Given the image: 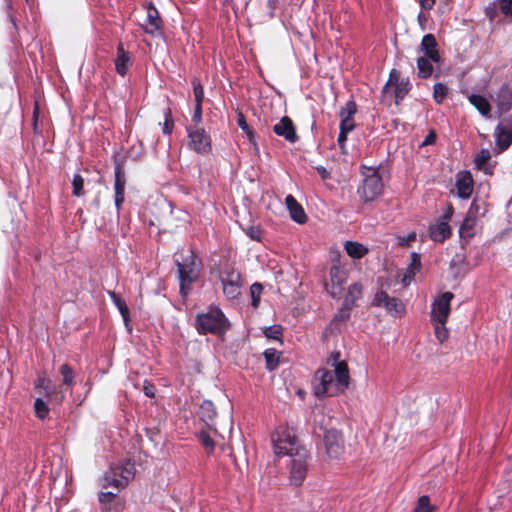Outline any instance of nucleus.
Listing matches in <instances>:
<instances>
[{"label":"nucleus","mask_w":512,"mask_h":512,"mask_svg":"<svg viewBox=\"0 0 512 512\" xmlns=\"http://www.w3.org/2000/svg\"><path fill=\"white\" fill-rule=\"evenodd\" d=\"M178 274L180 280V291L182 295H187L190 284L196 281L200 274V262L196 256L189 252L182 262L177 260Z\"/></svg>","instance_id":"nucleus-5"},{"label":"nucleus","mask_w":512,"mask_h":512,"mask_svg":"<svg viewBox=\"0 0 512 512\" xmlns=\"http://www.w3.org/2000/svg\"><path fill=\"white\" fill-rule=\"evenodd\" d=\"M307 474V454L304 451L294 455L289 469V479L294 485L303 483Z\"/></svg>","instance_id":"nucleus-12"},{"label":"nucleus","mask_w":512,"mask_h":512,"mask_svg":"<svg viewBox=\"0 0 512 512\" xmlns=\"http://www.w3.org/2000/svg\"><path fill=\"white\" fill-rule=\"evenodd\" d=\"M34 410L36 417L41 420L46 419L50 411L48 403L42 398H36L34 403Z\"/></svg>","instance_id":"nucleus-35"},{"label":"nucleus","mask_w":512,"mask_h":512,"mask_svg":"<svg viewBox=\"0 0 512 512\" xmlns=\"http://www.w3.org/2000/svg\"><path fill=\"white\" fill-rule=\"evenodd\" d=\"M265 335L268 337V338H272V339H279L280 336H281V329L280 327L278 326H271V327H268L265 331Z\"/></svg>","instance_id":"nucleus-48"},{"label":"nucleus","mask_w":512,"mask_h":512,"mask_svg":"<svg viewBox=\"0 0 512 512\" xmlns=\"http://www.w3.org/2000/svg\"><path fill=\"white\" fill-rule=\"evenodd\" d=\"M435 329V336L440 342H444L449 337V331L446 328V323L433 322Z\"/></svg>","instance_id":"nucleus-39"},{"label":"nucleus","mask_w":512,"mask_h":512,"mask_svg":"<svg viewBox=\"0 0 512 512\" xmlns=\"http://www.w3.org/2000/svg\"><path fill=\"white\" fill-rule=\"evenodd\" d=\"M420 50L423 52L424 56L429 57L434 63L440 61V54L437 50V42L434 35L426 34L423 36Z\"/></svg>","instance_id":"nucleus-21"},{"label":"nucleus","mask_w":512,"mask_h":512,"mask_svg":"<svg viewBox=\"0 0 512 512\" xmlns=\"http://www.w3.org/2000/svg\"><path fill=\"white\" fill-rule=\"evenodd\" d=\"M454 295L451 292H444L435 299L432 304L431 320L432 322L446 323L450 315V302Z\"/></svg>","instance_id":"nucleus-11"},{"label":"nucleus","mask_w":512,"mask_h":512,"mask_svg":"<svg viewBox=\"0 0 512 512\" xmlns=\"http://www.w3.org/2000/svg\"><path fill=\"white\" fill-rule=\"evenodd\" d=\"M135 465L130 460H124L112 466L103 477L104 487L113 486L117 489L124 488L135 476Z\"/></svg>","instance_id":"nucleus-4"},{"label":"nucleus","mask_w":512,"mask_h":512,"mask_svg":"<svg viewBox=\"0 0 512 512\" xmlns=\"http://www.w3.org/2000/svg\"><path fill=\"white\" fill-rule=\"evenodd\" d=\"M188 147L198 154H208L211 151L210 135L200 126H189L186 128Z\"/></svg>","instance_id":"nucleus-6"},{"label":"nucleus","mask_w":512,"mask_h":512,"mask_svg":"<svg viewBox=\"0 0 512 512\" xmlns=\"http://www.w3.org/2000/svg\"><path fill=\"white\" fill-rule=\"evenodd\" d=\"M199 439L202 445L209 451H212L214 449V441L211 439V437L206 432H201L199 434Z\"/></svg>","instance_id":"nucleus-45"},{"label":"nucleus","mask_w":512,"mask_h":512,"mask_svg":"<svg viewBox=\"0 0 512 512\" xmlns=\"http://www.w3.org/2000/svg\"><path fill=\"white\" fill-rule=\"evenodd\" d=\"M346 272L341 269L338 265H333L330 268L329 280L325 283L326 291L333 297H340L343 284L346 282Z\"/></svg>","instance_id":"nucleus-14"},{"label":"nucleus","mask_w":512,"mask_h":512,"mask_svg":"<svg viewBox=\"0 0 512 512\" xmlns=\"http://www.w3.org/2000/svg\"><path fill=\"white\" fill-rule=\"evenodd\" d=\"M72 186H73V194L75 196L80 197L83 195L84 180L80 175H78V174L74 175L73 181H72Z\"/></svg>","instance_id":"nucleus-43"},{"label":"nucleus","mask_w":512,"mask_h":512,"mask_svg":"<svg viewBox=\"0 0 512 512\" xmlns=\"http://www.w3.org/2000/svg\"><path fill=\"white\" fill-rule=\"evenodd\" d=\"M129 64L130 58L128 54L125 52L122 44H120L117 49V58L115 60L116 71L120 75L124 76L127 73Z\"/></svg>","instance_id":"nucleus-29"},{"label":"nucleus","mask_w":512,"mask_h":512,"mask_svg":"<svg viewBox=\"0 0 512 512\" xmlns=\"http://www.w3.org/2000/svg\"><path fill=\"white\" fill-rule=\"evenodd\" d=\"M512 106V90L508 87H502L496 98V107L499 116L510 110Z\"/></svg>","instance_id":"nucleus-25"},{"label":"nucleus","mask_w":512,"mask_h":512,"mask_svg":"<svg viewBox=\"0 0 512 512\" xmlns=\"http://www.w3.org/2000/svg\"><path fill=\"white\" fill-rule=\"evenodd\" d=\"M432 60L427 57H419L417 60L418 74L421 78H428L433 72Z\"/></svg>","instance_id":"nucleus-31"},{"label":"nucleus","mask_w":512,"mask_h":512,"mask_svg":"<svg viewBox=\"0 0 512 512\" xmlns=\"http://www.w3.org/2000/svg\"><path fill=\"white\" fill-rule=\"evenodd\" d=\"M271 442L276 456H294L302 451L292 428L279 425L271 435Z\"/></svg>","instance_id":"nucleus-2"},{"label":"nucleus","mask_w":512,"mask_h":512,"mask_svg":"<svg viewBox=\"0 0 512 512\" xmlns=\"http://www.w3.org/2000/svg\"><path fill=\"white\" fill-rule=\"evenodd\" d=\"M349 132L340 130L338 135V144L342 147L347 139V135Z\"/></svg>","instance_id":"nucleus-56"},{"label":"nucleus","mask_w":512,"mask_h":512,"mask_svg":"<svg viewBox=\"0 0 512 512\" xmlns=\"http://www.w3.org/2000/svg\"><path fill=\"white\" fill-rule=\"evenodd\" d=\"M489 159H490V152L488 150L483 149L478 153V155L475 159V163L477 166L480 167V166L485 165L489 161Z\"/></svg>","instance_id":"nucleus-46"},{"label":"nucleus","mask_w":512,"mask_h":512,"mask_svg":"<svg viewBox=\"0 0 512 512\" xmlns=\"http://www.w3.org/2000/svg\"><path fill=\"white\" fill-rule=\"evenodd\" d=\"M499 8L506 16H512V0H499Z\"/></svg>","instance_id":"nucleus-47"},{"label":"nucleus","mask_w":512,"mask_h":512,"mask_svg":"<svg viewBox=\"0 0 512 512\" xmlns=\"http://www.w3.org/2000/svg\"><path fill=\"white\" fill-rule=\"evenodd\" d=\"M59 372L62 376L63 384L70 388L74 384L75 374L73 369L68 364H63L59 368Z\"/></svg>","instance_id":"nucleus-34"},{"label":"nucleus","mask_w":512,"mask_h":512,"mask_svg":"<svg viewBox=\"0 0 512 512\" xmlns=\"http://www.w3.org/2000/svg\"><path fill=\"white\" fill-rule=\"evenodd\" d=\"M436 138H437L436 133L434 131H430L429 134L425 137L421 146H427V145L434 144L436 141Z\"/></svg>","instance_id":"nucleus-52"},{"label":"nucleus","mask_w":512,"mask_h":512,"mask_svg":"<svg viewBox=\"0 0 512 512\" xmlns=\"http://www.w3.org/2000/svg\"><path fill=\"white\" fill-rule=\"evenodd\" d=\"M264 357L266 361V367L268 370L272 371L277 368L279 359H280V353L275 349H267L264 352Z\"/></svg>","instance_id":"nucleus-33"},{"label":"nucleus","mask_w":512,"mask_h":512,"mask_svg":"<svg viewBox=\"0 0 512 512\" xmlns=\"http://www.w3.org/2000/svg\"><path fill=\"white\" fill-rule=\"evenodd\" d=\"M468 99L481 115L484 117H490L491 106L485 97L477 94H471Z\"/></svg>","instance_id":"nucleus-28"},{"label":"nucleus","mask_w":512,"mask_h":512,"mask_svg":"<svg viewBox=\"0 0 512 512\" xmlns=\"http://www.w3.org/2000/svg\"><path fill=\"white\" fill-rule=\"evenodd\" d=\"M64 399V395H61L60 398H59V402H62Z\"/></svg>","instance_id":"nucleus-59"},{"label":"nucleus","mask_w":512,"mask_h":512,"mask_svg":"<svg viewBox=\"0 0 512 512\" xmlns=\"http://www.w3.org/2000/svg\"><path fill=\"white\" fill-rule=\"evenodd\" d=\"M36 388L42 389L46 398H51V381L46 377H41L36 383Z\"/></svg>","instance_id":"nucleus-42"},{"label":"nucleus","mask_w":512,"mask_h":512,"mask_svg":"<svg viewBox=\"0 0 512 512\" xmlns=\"http://www.w3.org/2000/svg\"><path fill=\"white\" fill-rule=\"evenodd\" d=\"M202 119V104H195L192 121L198 126Z\"/></svg>","instance_id":"nucleus-49"},{"label":"nucleus","mask_w":512,"mask_h":512,"mask_svg":"<svg viewBox=\"0 0 512 512\" xmlns=\"http://www.w3.org/2000/svg\"><path fill=\"white\" fill-rule=\"evenodd\" d=\"M247 235L253 240H259L260 239V230L256 227H250L247 230Z\"/></svg>","instance_id":"nucleus-54"},{"label":"nucleus","mask_w":512,"mask_h":512,"mask_svg":"<svg viewBox=\"0 0 512 512\" xmlns=\"http://www.w3.org/2000/svg\"><path fill=\"white\" fill-rule=\"evenodd\" d=\"M222 290L228 299H235L241 293V276L240 273L232 267H225L220 273Z\"/></svg>","instance_id":"nucleus-8"},{"label":"nucleus","mask_w":512,"mask_h":512,"mask_svg":"<svg viewBox=\"0 0 512 512\" xmlns=\"http://www.w3.org/2000/svg\"><path fill=\"white\" fill-rule=\"evenodd\" d=\"M453 210L448 208L447 212L435 223L429 227V234L433 241L444 242L451 234L449 221L452 217Z\"/></svg>","instance_id":"nucleus-13"},{"label":"nucleus","mask_w":512,"mask_h":512,"mask_svg":"<svg viewBox=\"0 0 512 512\" xmlns=\"http://www.w3.org/2000/svg\"><path fill=\"white\" fill-rule=\"evenodd\" d=\"M372 304L376 307L384 308L393 317H402L406 311L405 304L401 299L391 297L385 291L377 292Z\"/></svg>","instance_id":"nucleus-9"},{"label":"nucleus","mask_w":512,"mask_h":512,"mask_svg":"<svg viewBox=\"0 0 512 512\" xmlns=\"http://www.w3.org/2000/svg\"><path fill=\"white\" fill-rule=\"evenodd\" d=\"M362 293V286L359 283L352 284L349 289L347 296L345 298L346 305H352L360 296Z\"/></svg>","instance_id":"nucleus-36"},{"label":"nucleus","mask_w":512,"mask_h":512,"mask_svg":"<svg viewBox=\"0 0 512 512\" xmlns=\"http://www.w3.org/2000/svg\"><path fill=\"white\" fill-rule=\"evenodd\" d=\"M144 31L152 36L161 34L162 20L157 9L153 5L147 8V16L143 24Z\"/></svg>","instance_id":"nucleus-17"},{"label":"nucleus","mask_w":512,"mask_h":512,"mask_svg":"<svg viewBox=\"0 0 512 512\" xmlns=\"http://www.w3.org/2000/svg\"><path fill=\"white\" fill-rule=\"evenodd\" d=\"M143 391H144L145 395L148 397H154V395H155L154 394V392H155L154 385H152L151 383H149L147 381H145Z\"/></svg>","instance_id":"nucleus-53"},{"label":"nucleus","mask_w":512,"mask_h":512,"mask_svg":"<svg viewBox=\"0 0 512 512\" xmlns=\"http://www.w3.org/2000/svg\"><path fill=\"white\" fill-rule=\"evenodd\" d=\"M448 94V88L442 83H436L434 85L433 97L436 103L440 104L446 98Z\"/></svg>","instance_id":"nucleus-37"},{"label":"nucleus","mask_w":512,"mask_h":512,"mask_svg":"<svg viewBox=\"0 0 512 512\" xmlns=\"http://www.w3.org/2000/svg\"><path fill=\"white\" fill-rule=\"evenodd\" d=\"M435 1L436 0H419L421 7L426 10L431 9L434 6Z\"/></svg>","instance_id":"nucleus-55"},{"label":"nucleus","mask_w":512,"mask_h":512,"mask_svg":"<svg viewBox=\"0 0 512 512\" xmlns=\"http://www.w3.org/2000/svg\"><path fill=\"white\" fill-rule=\"evenodd\" d=\"M344 248L348 256L352 259H361L369 252V249L365 245L356 241H346Z\"/></svg>","instance_id":"nucleus-26"},{"label":"nucleus","mask_w":512,"mask_h":512,"mask_svg":"<svg viewBox=\"0 0 512 512\" xmlns=\"http://www.w3.org/2000/svg\"><path fill=\"white\" fill-rule=\"evenodd\" d=\"M193 92L195 97V104H202L204 99V90L200 81L196 78L192 80Z\"/></svg>","instance_id":"nucleus-40"},{"label":"nucleus","mask_w":512,"mask_h":512,"mask_svg":"<svg viewBox=\"0 0 512 512\" xmlns=\"http://www.w3.org/2000/svg\"><path fill=\"white\" fill-rule=\"evenodd\" d=\"M477 209H478L477 208V204H476L475 201H473L472 204H471V207L469 209V212H468L469 216H474V210L477 211Z\"/></svg>","instance_id":"nucleus-58"},{"label":"nucleus","mask_w":512,"mask_h":512,"mask_svg":"<svg viewBox=\"0 0 512 512\" xmlns=\"http://www.w3.org/2000/svg\"><path fill=\"white\" fill-rule=\"evenodd\" d=\"M273 131L277 136L283 137L290 143H295L298 140L295 126L292 120L284 116L281 120L273 126Z\"/></svg>","instance_id":"nucleus-15"},{"label":"nucleus","mask_w":512,"mask_h":512,"mask_svg":"<svg viewBox=\"0 0 512 512\" xmlns=\"http://www.w3.org/2000/svg\"><path fill=\"white\" fill-rule=\"evenodd\" d=\"M512 117L503 119L495 130L497 145L502 149H507L512 142Z\"/></svg>","instance_id":"nucleus-16"},{"label":"nucleus","mask_w":512,"mask_h":512,"mask_svg":"<svg viewBox=\"0 0 512 512\" xmlns=\"http://www.w3.org/2000/svg\"><path fill=\"white\" fill-rule=\"evenodd\" d=\"M390 86H394L395 89V97H396V104L399 103L400 100H402L409 92L410 90V83L408 80H398V72L396 70H393L390 73V78L387 84L384 87V92L387 93Z\"/></svg>","instance_id":"nucleus-18"},{"label":"nucleus","mask_w":512,"mask_h":512,"mask_svg":"<svg viewBox=\"0 0 512 512\" xmlns=\"http://www.w3.org/2000/svg\"><path fill=\"white\" fill-rule=\"evenodd\" d=\"M263 291V286L260 283H254L250 287L251 304L254 308H257L260 303V296Z\"/></svg>","instance_id":"nucleus-38"},{"label":"nucleus","mask_w":512,"mask_h":512,"mask_svg":"<svg viewBox=\"0 0 512 512\" xmlns=\"http://www.w3.org/2000/svg\"><path fill=\"white\" fill-rule=\"evenodd\" d=\"M216 416V409L214 404L210 400H204L200 405V417L211 428L213 420Z\"/></svg>","instance_id":"nucleus-27"},{"label":"nucleus","mask_w":512,"mask_h":512,"mask_svg":"<svg viewBox=\"0 0 512 512\" xmlns=\"http://www.w3.org/2000/svg\"><path fill=\"white\" fill-rule=\"evenodd\" d=\"M109 296H110L112 302L114 303V305L119 310L126 327H128L129 309H128L125 301L122 300L115 292H109Z\"/></svg>","instance_id":"nucleus-30"},{"label":"nucleus","mask_w":512,"mask_h":512,"mask_svg":"<svg viewBox=\"0 0 512 512\" xmlns=\"http://www.w3.org/2000/svg\"><path fill=\"white\" fill-rule=\"evenodd\" d=\"M415 239H416V233L415 232H411V233H409L406 236L398 237L399 244L402 245V246L409 245V243L414 241Z\"/></svg>","instance_id":"nucleus-51"},{"label":"nucleus","mask_w":512,"mask_h":512,"mask_svg":"<svg viewBox=\"0 0 512 512\" xmlns=\"http://www.w3.org/2000/svg\"><path fill=\"white\" fill-rule=\"evenodd\" d=\"M173 126H174V122H173V119L171 116V112L168 109L165 113V121L163 124V133L170 134L172 132Z\"/></svg>","instance_id":"nucleus-44"},{"label":"nucleus","mask_w":512,"mask_h":512,"mask_svg":"<svg viewBox=\"0 0 512 512\" xmlns=\"http://www.w3.org/2000/svg\"><path fill=\"white\" fill-rule=\"evenodd\" d=\"M420 268H421L420 256H419V254L414 252L411 254L410 264L408 265L406 270L401 275H399L400 282L403 284V286L407 287L412 283L416 273L420 270Z\"/></svg>","instance_id":"nucleus-22"},{"label":"nucleus","mask_w":512,"mask_h":512,"mask_svg":"<svg viewBox=\"0 0 512 512\" xmlns=\"http://www.w3.org/2000/svg\"><path fill=\"white\" fill-rule=\"evenodd\" d=\"M229 327V322L218 307H211L206 313L197 317V330L201 334H223Z\"/></svg>","instance_id":"nucleus-3"},{"label":"nucleus","mask_w":512,"mask_h":512,"mask_svg":"<svg viewBox=\"0 0 512 512\" xmlns=\"http://www.w3.org/2000/svg\"><path fill=\"white\" fill-rule=\"evenodd\" d=\"M414 512H433L428 496H421L417 502Z\"/></svg>","instance_id":"nucleus-41"},{"label":"nucleus","mask_w":512,"mask_h":512,"mask_svg":"<svg viewBox=\"0 0 512 512\" xmlns=\"http://www.w3.org/2000/svg\"><path fill=\"white\" fill-rule=\"evenodd\" d=\"M316 170L317 172L320 174L321 178L322 179H327L329 178L330 174L329 172L327 171V169L323 166H317L316 167Z\"/></svg>","instance_id":"nucleus-57"},{"label":"nucleus","mask_w":512,"mask_h":512,"mask_svg":"<svg viewBox=\"0 0 512 512\" xmlns=\"http://www.w3.org/2000/svg\"><path fill=\"white\" fill-rule=\"evenodd\" d=\"M383 191L381 176L373 170L366 174L362 185L358 188L360 198L365 202L375 200Z\"/></svg>","instance_id":"nucleus-7"},{"label":"nucleus","mask_w":512,"mask_h":512,"mask_svg":"<svg viewBox=\"0 0 512 512\" xmlns=\"http://www.w3.org/2000/svg\"><path fill=\"white\" fill-rule=\"evenodd\" d=\"M237 124L239 128L246 134L249 139V142L256 147L255 134L253 130L248 125L245 116L242 112H238L237 114Z\"/></svg>","instance_id":"nucleus-32"},{"label":"nucleus","mask_w":512,"mask_h":512,"mask_svg":"<svg viewBox=\"0 0 512 512\" xmlns=\"http://www.w3.org/2000/svg\"><path fill=\"white\" fill-rule=\"evenodd\" d=\"M326 453L331 459H340L345 452L342 434L335 429L327 430L324 434Z\"/></svg>","instance_id":"nucleus-10"},{"label":"nucleus","mask_w":512,"mask_h":512,"mask_svg":"<svg viewBox=\"0 0 512 512\" xmlns=\"http://www.w3.org/2000/svg\"><path fill=\"white\" fill-rule=\"evenodd\" d=\"M116 496V493L113 492H101L99 495V501L101 504L110 503Z\"/></svg>","instance_id":"nucleus-50"},{"label":"nucleus","mask_w":512,"mask_h":512,"mask_svg":"<svg viewBox=\"0 0 512 512\" xmlns=\"http://www.w3.org/2000/svg\"><path fill=\"white\" fill-rule=\"evenodd\" d=\"M334 368L318 369L314 375L312 386L317 397L335 396L344 392L350 384V374L347 364L339 360V353H332L328 359Z\"/></svg>","instance_id":"nucleus-1"},{"label":"nucleus","mask_w":512,"mask_h":512,"mask_svg":"<svg viewBox=\"0 0 512 512\" xmlns=\"http://www.w3.org/2000/svg\"><path fill=\"white\" fill-rule=\"evenodd\" d=\"M125 176L121 171L120 165L117 164L115 166V206L117 210H120L123 202H124V192H125Z\"/></svg>","instance_id":"nucleus-23"},{"label":"nucleus","mask_w":512,"mask_h":512,"mask_svg":"<svg viewBox=\"0 0 512 512\" xmlns=\"http://www.w3.org/2000/svg\"><path fill=\"white\" fill-rule=\"evenodd\" d=\"M357 111L354 101H348L340 110V130L351 132L355 127L353 116Z\"/></svg>","instance_id":"nucleus-19"},{"label":"nucleus","mask_w":512,"mask_h":512,"mask_svg":"<svg viewBox=\"0 0 512 512\" xmlns=\"http://www.w3.org/2000/svg\"><path fill=\"white\" fill-rule=\"evenodd\" d=\"M456 189L460 198L467 199L473 192V179L469 171H460L456 175Z\"/></svg>","instance_id":"nucleus-20"},{"label":"nucleus","mask_w":512,"mask_h":512,"mask_svg":"<svg viewBox=\"0 0 512 512\" xmlns=\"http://www.w3.org/2000/svg\"><path fill=\"white\" fill-rule=\"evenodd\" d=\"M285 204L289 210L290 217L298 224H304L307 220V215L302 206L292 195H287Z\"/></svg>","instance_id":"nucleus-24"}]
</instances>
